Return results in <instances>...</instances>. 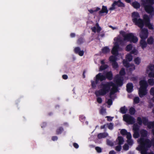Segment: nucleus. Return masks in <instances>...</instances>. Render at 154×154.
<instances>
[{"label":"nucleus","instance_id":"a878e982","mask_svg":"<svg viewBox=\"0 0 154 154\" xmlns=\"http://www.w3.org/2000/svg\"><path fill=\"white\" fill-rule=\"evenodd\" d=\"M120 110L122 113L125 114L126 112L127 109L125 106H124L120 109Z\"/></svg>","mask_w":154,"mask_h":154},{"label":"nucleus","instance_id":"338daca9","mask_svg":"<svg viewBox=\"0 0 154 154\" xmlns=\"http://www.w3.org/2000/svg\"><path fill=\"white\" fill-rule=\"evenodd\" d=\"M75 148H78L79 147V145H73Z\"/></svg>","mask_w":154,"mask_h":154},{"label":"nucleus","instance_id":"7c9ffc66","mask_svg":"<svg viewBox=\"0 0 154 154\" xmlns=\"http://www.w3.org/2000/svg\"><path fill=\"white\" fill-rule=\"evenodd\" d=\"M108 65L106 64H103L101 65L100 67V70H104L108 68Z\"/></svg>","mask_w":154,"mask_h":154},{"label":"nucleus","instance_id":"69168bd1","mask_svg":"<svg viewBox=\"0 0 154 154\" xmlns=\"http://www.w3.org/2000/svg\"><path fill=\"white\" fill-rule=\"evenodd\" d=\"M100 9V8L98 7H97L96 9L94 10L95 12H96Z\"/></svg>","mask_w":154,"mask_h":154},{"label":"nucleus","instance_id":"aec40b11","mask_svg":"<svg viewBox=\"0 0 154 154\" xmlns=\"http://www.w3.org/2000/svg\"><path fill=\"white\" fill-rule=\"evenodd\" d=\"M108 135V134L106 133H100L97 135L98 138L100 139L102 138H105Z\"/></svg>","mask_w":154,"mask_h":154},{"label":"nucleus","instance_id":"7ed1b4c3","mask_svg":"<svg viewBox=\"0 0 154 154\" xmlns=\"http://www.w3.org/2000/svg\"><path fill=\"white\" fill-rule=\"evenodd\" d=\"M112 75L111 71L107 72L106 74V76L102 74L101 73H99L95 77V81H91L92 86L93 88H95L96 87V84H98L99 81H102L106 79L107 78L109 80H111L112 79Z\"/></svg>","mask_w":154,"mask_h":154},{"label":"nucleus","instance_id":"c756f323","mask_svg":"<svg viewBox=\"0 0 154 154\" xmlns=\"http://www.w3.org/2000/svg\"><path fill=\"white\" fill-rule=\"evenodd\" d=\"M148 83L151 86H152L154 85V79H150L148 80Z\"/></svg>","mask_w":154,"mask_h":154},{"label":"nucleus","instance_id":"c9c22d12","mask_svg":"<svg viewBox=\"0 0 154 154\" xmlns=\"http://www.w3.org/2000/svg\"><path fill=\"white\" fill-rule=\"evenodd\" d=\"M137 122L138 124L140 125H141L143 122V119L140 117H138L137 119Z\"/></svg>","mask_w":154,"mask_h":154},{"label":"nucleus","instance_id":"f704fd0d","mask_svg":"<svg viewBox=\"0 0 154 154\" xmlns=\"http://www.w3.org/2000/svg\"><path fill=\"white\" fill-rule=\"evenodd\" d=\"M139 128L138 125L136 124H134L133 126V130L134 131H138Z\"/></svg>","mask_w":154,"mask_h":154},{"label":"nucleus","instance_id":"79ce46f5","mask_svg":"<svg viewBox=\"0 0 154 154\" xmlns=\"http://www.w3.org/2000/svg\"><path fill=\"white\" fill-rule=\"evenodd\" d=\"M106 112L105 109L103 108H102L100 111V112L102 115H103Z\"/></svg>","mask_w":154,"mask_h":154},{"label":"nucleus","instance_id":"6e6d98bb","mask_svg":"<svg viewBox=\"0 0 154 154\" xmlns=\"http://www.w3.org/2000/svg\"><path fill=\"white\" fill-rule=\"evenodd\" d=\"M52 139L53 141L56 140L57 139V137L56 136H54L52 137Z\"/></svg>","mask_w":154,"mask_h":154},{"label":"nucleus","instance_id":"423d86ee","mask_svg":"<svg viewBox=\"0 0 154 154\" xmlns=\"http://www.w3.org/2000/svg\"><path fill=\"white\" fill-rule=\"evenodd\" d=\"M140 87L139 91V94L140 97H142L147 93V88L148 86L147 82L144 80H141L140 82Z\"/></svg>","mask_w":154,"mask_h":154},{"label":"nucleus","instance_id":"6e6552de","mask_svg":"<svg viewBox=\"0 0 154 154\" xmlns=\"http://www.w3.org/2000/svg\"><path fill=\"white\" fill-rule=\"evenodd\" d=\"M151 145H139L136 149L140 152L141 154H147V151L150 147ZM148 154H154L152 152Z\"/></svg>","mask_w":154,"mask_h":154},{"label":"nucleus","instance_id":"5701e85b","mask_svg":"<svg viewBox=\"0 0 154 154\" xmlns=\"http://www.w3.org/2000/svg\"><path fill=\"white\" fill-rule=\"evenodd\" d=\"M114 4L119 7H123L124 6V4L121 2V0H118L117 2H114Z\"/></svg>","mask_w":154,"mask_h":154},{"label":"nucleus","instance_id":"774afa93","mask_svg":"<svg viewBox=\"0 0 154 154\" xmlns=\"http://www.w3.org/2000/svg\"><path fill=\"white\" fill-rule=\"evenodd\" d=\"M100 36L101 37H103L104 36V34L103 33H101L100 35Z\"/></svg>","mask_w":154,"mask_h":154},{"label":"nucleus","instance_id":"603ef678","mask_svg":"<svg viewBox=\"0 0 154 154\" xmlns=\"http://www.w3.org/2000/svg\"><path fill=\"white\" fill-rule=\"evenodd\" d=\"M123 149L125 150H127L129 149V146L128 145H124L123 146Z\"/></svg>","mask_w":154,"mask_h":154},{"label":"nucleus","instance_id":"680f3d73","mask_svg":"<svg viewBox=\"0 0 154 154\" xmlns=\"http://www.w3.org/2000/svg\"><path fill=\"white\" fill-rule=\"evenodd\" d=\"M109 27H110L111 28H112L113 30H114V29H117V27H113L112 26H109Z\"/></svg>","mask_w":154,"mask_h":154},{"label":"nucleus","instance_id":"6ab92c4d","mask_svg":"<svg viewBox=\"0 0 154 154\" xmlns=\"http://www.w3.org/2000/svg\"><path fill=\"white\" fill-rule=\"evenodd\" d=\"M116 141L118 142V144H122L124 142L123 138L121 136L118 137Z\"/></svg>","mask_w":154,"mask_h":154},{"label":"nucleus","instance_id":"1a4fd4ad","mask_svg":"<svg viewBox=\"0 0 154 154\" xmlns=\"http://www.w3.org/2000/svg\"><path fill=\"white\" fill-rule=\"evenodd\" d=\"M120 133L123 135H126L127 142L129 144H132L134 143L133 141L131 139V135L130 132H127L125 129H122L121 130Z\"/></svg>","mask_w":154,"mask_h":154},{"label":"nucleus","instance_id":"58836bf2","mask_svg":"<svg viewBox=\"0 0 154 154\" xmlns=\"http://www.w3.org/2000/svg\"><path fill=\"white\" fill-rule=\"evenodd\" d=\"M107 126H108V128L109 129L112 130V129L113 128V125L112 123L109 124H106Z\"/></svg>","mask_w":154,"mask_h":154},{"label":"nucleus","instance_id":"f3484780","mask_svg":"<svg viewBox=\"0 0 154 154\" xmlns=\"http://www.w3.org/2000/svg\"><path fill=\"white\" fill-rule=\"evenodd\" d=\"M74 51L75 53L78 54L81 56H83L84 54V51L83 50H80V48L79 47L75 48L74 49Z\"/></svg>","mask_w":154,"mask_h":154},{"label":"nucleus","instance_id":"ea45409f","mask_svg":"<svg viewBox=\"0 0 154 154\" xmlns=\"http://www.w3.org/2000/svg\"><path fill=\"white\" fill-rule=\"evenodd\" d=\"M112 64L113 67L114 68L116 69L118 68V65L117 63L116 62H114V63H112Z\"/></svg>","mask_w":154,"mask_h":154},{"label":"nucleus","instance_id":"4c0bfd02","mask_svg":"<svg viewBox=\"0 0 154 154\" xmlns=\"http://www.w3.org/2000/svg\"><path fill=\"white\" fill-rule=\"evenodd\" d=\"M137 51L136 49H134L131 51L130 54H133L135 55H137Z\"/></svg>","mask_w":154,"mask_h":154},{"label":"nucleus","instance_id":"3c124183","mask_svg":"<svg viewBox=\"0 0 154 154\" xmlns=\"http://www.w3.org/2000/svg\"><path fill=\"white\" fill-rule=\"evenodd\" d=\"M83 42V40L82 38H79L77 41V44L79 45L81 44Z\"/></svg>","mask_w":154,"mask_h":154},{"label":"nucleus","instance_id":"c85d7f7f","mask_svg":"<svg viewBox=\"0 0 154 154\" xmlns=\"http://www.w3.org/2000/svg\"><path fill=\"white\" fill-rule=\"evenodd\" d=\"M134 61L136 64L139 65L141 62L140 59L137 57L134 59Z\"/></svg>","mask_w":154,"mask_h":154},{"label":"nucleus","instance_id":"a18cd8bd","mask_svg":"<svg viewBox=\"0 0 154 154\" xmlns=\"http://www.w3.org/2000/svg\"><path fill=\"white\" fill-rule=\"evenodd\" d=\"M95 149L97 151V152H102V149L101 148L99 147H95Z\"/></svg>","mask_w":154,"mask_h":154},{"label":"nucleus","instance_id":"f257e3e1","mask_svg":"<svg viewBox=\"0 0 154 154\" xmlns=\"http://www.w3.org/2000/svg\"><path fill=\"white\" fill-rule=\"evenodd\" d=\"M120 33L124 38H122L119 36L114 38V40L115 42L111 51L112 53L116 56L118 54L119 45H123L126 41L127 42L130 41L135 43L138 41L137 38L134 36L132 33H127L123 31H121Z\"/></svg>","mask_w":154,"mask_h":154},{"label":"nucleus","instance_id":"a19ab883","mask_svg":"<svg viewBox=\"0 0 154 154\" xmlns=\"http://www.w3.org/2000/svg\"><path fill=\"white\" fill-rule=\"evenodd\" d=\"M140 99L138 97H135L134 99V102L136 103H137L139 102Z\"/></svg>","mask_w":154,"mask_h":154},{"label":"nucleus","instance_id":"39448f33","mask_svg":"<svg viewBox=\"0 0 154 154\" xmlns=\"http://www.w3.org/2000/svg\"><path fill=\"white\" fill-rule=\"evenodd\" d=\"M132 17L133 22L141 29H142L144 26V23L143 20L140 18L138 13L136 12L132 13Z\"/></svg>","mask_w":154,"mask_h":154},{"label":"nucleus","instance_id":"49530a36","mask_svg":"<svg viewBox=\"0 0 154 154\" xmlns=\"http://www.w3.org/2000/svg\"><path fill=\"white\" fill-rule=\"evenodd\" d=\"M63 129L62 128H60L59 129H57V134H60L62 131H63Z\"/></svg>","mask_w":154,"mask_h":154},{"label":"nucleus","instance_id":"864d4df0","mask_svg":"<svg viewBox=\"0 0 154 154\" xmlns=\"http://www.w3.org/2000/svg\"><path fill=\"white\" fill-rule=\"evenodd\" d=\"M106 117L107 118V120L108 121H111L113 118L109 116H107Z\"/></svg>","mask_w":154,"mask_h":154},{"label":"nucleus","instance_id":"bf43d9fd","mask_svg":"<svg viewBox=\"0 0 154 154\" xmlns=\"http://www.w3.org/2000/svg\"><path fill=\"white\" fill-rule=\"evenodd\" d=\"M88 11L91 13H93L94 12H95L94 10H93L92 9H90Z\"/></svg>","mask_w":154,"mask_h":154},{"label":"nucleus","instance_id":"b1692460","mask_svg":"<svg viewBox=\"0 0 154 154\" xmlns=\"http://www.w3.org/2000/svg\"><path fill=\"white\" fill-rule=\"evenodd\" d=\"M133 6L136 8H137L140 7V4L137 2H133L132 4Z\"/></svg>","mask_w":154,"mask_h":154},{"label":"nucleus","instance_id":"8fccbe9b","mask_svg":"<svg viewBox=\"0 0 154 154\" xmlns=\"http://www.w3.org/2000/svg\"><path fill=\"white\" fill-rule=\"evenodd\" d=\"M116 5L115 4H114V3L112 4V7L110 8L109 9V10L111 11H112L113 10H114L115 9V6Z\"/></svg>","mask_w":154,"mask_h":154},{"label":"nucleus","instance_id":"5fc2aeb1","mask_svg":"<svg viewBox=\"0 0 154 154\" xmlns=\"http://www.w3.org/2000/svg\"><path fill=\"white\" fill-rule=\"evenodd\" d=\"M62 77L63 79H66L68 78V76L66 75H63Z\"/></svg>","mask_w":154,"mask_h":154},{"label":"nucleus","instance_id":"ddd939ff","mask_svg":"<svg viewBox=\"0 0 154 154\" xmlns=\"http://www.w3.org/2000/svg\"><path fill=\"white\" fill-rule=\"evenodd\" d=\"M123 80V78L118 75L116 76L114 79V82L118 86H121L122 85Z\"/></svg>","mask_w":154,"mask_h":154},{"label":"nucleus","instance_id":"de8ad7c7","mask_svg":"<svg viewBox=\"0 0 154 154\" xmlns=\"http://www.w3.org/2000/svg\"><path fill=\"white\" fill-rule=\"evenodd\" d=\"M107 103L109 105H111L112 104V101L111 99H108Z\"/></svg>","mask_w":154,"mask_h":154},{"label":"nucleus","instance_id":"9b49d317","mask_svg":"<svg viewBox=\"0 0 154 154\" xmlns=\"http://www.w3.org/2000/svg\"><path fill=\"white\" fill-rule=\"evenodd\" d=\"M154 65L150 64L148 66L146 69V72L149 77H153L154 78Z\"/></svg>","mask_w":154,"mask_h":154},{"label":"nucleus","instance_id":"20e7f679","mask_svg":"<svg viewBox=\"0 0 154 154\" xmlns=\"http://www.w3.org/2000/svg\"><path fill=\"white\" fill-rule=\"evenodd\" d=\"M141 2L146 11L150 15H153L154 8L152 5L154 4V0H141Z\"/></svg>","mask_w":154,"mask_h":154},{"label":"nucleus","instance_id":"4468645a","mask_svg":"<svg viewBox=\"0 0 154 154\" xmlns=\"http://www.w3.org/2000/svg\"><path fill=\"white\" fill-rule=\"evenodd\" d=\"M140 36L141 39H146L148 36V32L147 29H142L140 34Z\"/></svg>","mask_w":154,"mask_h":154},{"label":"nucleus","instance_id":"cd10ccee","mask_svg":"<svg viewBox=\"0 0 154 154\" xmlns=\"http://www.w3.org/2000/svg\"><path fill=\"white\" fill-rule=\"evenodd\" d=\"M126 58L129 61H131L132 60V56L131 54H128L126 55Z\"/></svg>","mask_w":154,"mask_h":154},{"label":"nucleus","instance_id":"4d7b16f0","mask_svg":"<svg viewBox=\"0 0 154 154\" xmlns=\"http://www.w3.org/2000/svg\"><path fill=\"white\" fill-rule=\"evenodd\" d=\"M109 154H116V153L114 151L112 150L109 152Z\"/></svg>","mask_w":154,"mask_h":154},{"label":"nucleus","instance_id":"0e129e2a","mask_svg":"<svg viewBox=\"0 0 154 154\" xmlns=\"http://www.w3.org/2000/svg\"><path fill=\"white\" fill-rule=\"evenodd\" d=\"M70 36L72 37H73L75 36V34L74 33H72L70 34Z\"/></svg>","mask_w":154,"mask_h":154},{"label":"nucleus","instance_id":"09e8293b","mask_svg":"<svg viewBox=\"0 0 154 154\" xmlns=\"http://www.w3.org/2000/svg\"><path fill=\"white\" fill-rule=\"evenodd\" d=\"M97 101L99 103H102V99L101 97H98L97 99Z\"/></svg>","mask_w":154,"mask_h":154},{"label":"nucleus","instance_id":"e433bc0d","mask_svg":"<svg viewBox=\"0 0 154 154\" xmlns=\"http://www.w3.org/2000/svg\"><path fill=\"white\" fill-rule=\"evenodd\" d=\"M153 42V38L152 37H150L148 39L147 42L149 44H152Z\"/></svg>","mask_w":154,"mask_h":154},{"label":"nucleus","instance_id":"0eeeda50","mask_svg":"<svg viewBox=\"0 0 154 154\" xmlns=\"http://www.w3.org/2000/svg\"><path fill=\"white\" fill-rule=\"evenodd\" d=\"M140 134L141 137L139 140V141L140 144H150V140H149L145 139L143 137L146 136L147 134V132L146 131L142 129L140 131Z\"/></svg>","mask_w":154,"mask_h":154},{"label":"nucleus","instance_id":"bb28decb","mask_svg":"<svg viewBox=\"0 0 154 154\" xmlns=\"http://www.w3.org/2000/svg\"><path fill=\"white\" fill-rule=\"evenodd\" d=\"M109 60L112 63L116 62V58L115 56H111L109 58Z\"/></svg>","mask_w":154,"mask_h":154},{"label":"nucleus","instance_id":"393cba45","mask_svg":"<svg viewBox=\"0 0 154 154\" xmlns=\"http://www.w3.org/2000/svg\"><path fill=\"white\" fill-rule=\"evenodd\" d=\"M102 51L104 53H107L109 52L110 49L107 47H105L102 49Z\"/></svg>","mask_w":154,"mask_h":154},{"label":"nucleus","instance_id":"e2e57ef3","mask_svg":"<svg viewBox=\"0 0 154 154\" xmlns=\"http://www.w3.org/2000/svg\"><path fill=\"white\" fill-rule=\"evenodd\" d=\"M105 61V60H101L100 62L101 64H102V65L104 64Z\"/></svg>","mask_w":154,"mask_h":154},{"label":"nucleus","instance_id":"4be33fe9","mask_svg":"<svg viewBox=\"0 0 154 154\" xmlns=\"http://www.w3.org/2000/svg\"><path fill=\"white\" fill-rule=\"evenodd\" d=\"M108 12V11L107 9V7L106 6H102V9L101 10L99 11V14H102L103 13H106L107 14Z\"/></svg>","mask_w":154,"mask_h":154},{"label":"nucleus","instance_id":"2eb2a0df","mask_svg":"<svg viewBox=\"0 0 154 154\" xmlns=\"http://www.w3.org/2000/svg\"><path fill=\"white\" fill-rule=\"evenodd\" d=\"M123 62L124 65L126 68H129L131 71L135 69V66L134 64H130L128 62L124 60H123Z\"/></svg>","mask_w":154,"mask_h":154},{"label":"nucleus","instance_id":"f03ea898","mask_svg":"<svg viewBox=\"0 0 154 154\" xmlns=\"http://www.w3.org/2000/svg\"><path fill=\"white\" fill-rule=\"evenodd\" d=\"M118 91L117 87L116 84L112 82H102L100 85V89L96 91L95 94L96 96H103L110 91L109 97Z\"/></svg>","mask_w":154,"mask_h":154},{"label":"nucleus","instance_id":"dca6fc26","mask_svg":"<svg viewBox=\"0 0 154 154\" xmlns=\"http://www.w3.org/2000/svg\"><path fill=\"white\" fill-rule=\"evenodd\" d=\"M91 29L94 32H99L101 30V28L99 26V24L97 23L95 26L91 28Z\"/></svg>","mask_w":154,"mask_h":154},{"label":"nucleus","instance_id":"a211bd4d","mask_svg":"<svg viewBox=\"0 0 154 154\" xmlns=\"http://www.w3.org/2000/svg\"><path fill=\"white\" fill-rule=\"evenodd\" d=\"M127 90L128 92L130 93L133 90V85L132 83L128 84L126 86Z\"/></svg>","mask_w":154,"mask_h":154},{"label":"nucleus","instance_id":"9d476101","mask_svg":"<svg viewBox=\"0 0 154 154\" xmlns=\"http://www.w3.org/2000/svg\"><path fill=\"white\" fill-rule=\"evenodd\" d=\"M123 120L128 124H132L136 121L135 119L129 114H126L123 116Z\"/></svg>","mask_w":154,"mask_h":154},{"label":"nucleus","instance_id":"412c9836","mask_svg":"<svg viewBox=\"0 0 154 154\" xmlns=\"http://www.w3.org/2000/svg\"><path fill=\"white\" fill-rule=\"evenodd\" d=\"M145 39H141L140 42V44L142 48H145L147 45V43L144 40Z\"/></svg>","mask_w":154,"mask_h":154},{"label":"nucleus","instance_id":"f8f14e48","mask_svg":"<svg viewBox=\"0 0 154 154\" xmlns=\"http://www.w3.org/2000/svg\"><path fill=\"white\" fill-rule=\"evenodd\" d=\"M143 17L146 25L149 29H152L153 28V25L150 23L149 19L148 16L147 15H144Z\"/></svg>","mask_w":154,"mask_h":154},{"label":"nucleus","instance_id":"13d9d810","mask_svg":"<svg viewBox=\"0 0 154 154\" xmlns=\"http://www.w3.org/2000/svg\"><path fill=\"white\" fill-rule=\"evenodd\" d=\"M107 144H112V142L108 140H107Z\"/></svg>","mask_w":154,"mask_h":154},{"label":"nucleus","instance_id":"2f4dec72","mask_svg":"<svg viewBox=\"0 0 154 154\" xmlns=\"http://www.w3.org/2000/svg\"><path fill=\"white\" fill-rule=\"evenodd\" d=\"M140 134L138 131H134L133 137L135 138H137L139 136Z\"/></svg>","mask_w":154,"mask_h":154},{"label":"nucleus","instance_id":"72a5a7b5","mask_svg":"<svg viewBox=\"0 0 154 154\" xmlns=\"http://www.w3.org/2000/svg\"><path fill=\"white\" fill-rule=\"evenodd\" d=\"M129 111L131 115L134 114L135 113V110L132 107L130 109Z\"/></svg>","mask_w":154,"mask_h":154},{"label":"nucleus","instance_id":"c03bdc74","mask_svg":"<svg viewBox=\"0 0 154 154\" xmlns=\"http://www.w3.org/2000/svg\"><path fill=\"white\" fill-rule=\"evenodd\" d=\"M121 145H119L116 147L115 149L118 151H120L121 149Z\"/></svg>","mask_w":154,"mask_h":154},{"label":"nucleus","instance_id":"052dcab7","mask_svg":"<svg viewBox=\"0 0 154 154\" xmlns=\"http://www.w3.org/2000/svg\"><path fill=\"white\" fill-rule=\"evenodd\" d=\"M106 126H107L106 124L104 125H103L101 126L100 127V128L101 129H104V128H105V127H106Z\"/></svg>","mask_w":154,"mask_h":154},{"label":"nucleus","instance_id":"37998d69","mask_svg":"<svg viewBox=\"0 0 154 154\" xmlns=\"http://www.w3.org/2000/svg\"><path fill=\"white\" fill-rule=\"evenodd\" d=\"M119 74L121 75H124L125 74V69L124 68H122L121 69L119 72Z\"/></svg>","mask_w":154,"mask_h":154},{"label":"nucleus","instance_id":"473e14b6","mask_svg":"<svg viewBox=\"0 0 154 154\" xmlns=\"http://www.w3.org/2000/svg\"><path fill=\"white\" fill-rule=\"evenodd\" d=\"M132 48V45L131 44H130L128 45L126 47V50L127 51H129L130 50H131V49Z\"/></svg>","mask_w":154,"mask_h":154}]
</instances>
